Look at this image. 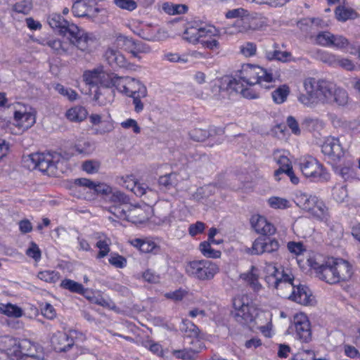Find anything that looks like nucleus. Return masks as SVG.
I'll return each mask as SVG.
<instances>
[{"mask_svg": "<svg viewBox=\"0 0 360 360\" xmlns=\"http://www.w3.org/2000/svg\"><path fill=\"white\" fill-rule=\"evenodd\" d=\"M200 250L202 254L207 258H219L221 256V252L212 248L210 242H202L200 244Z\"/></svg>", "mask_w": 360, "mask_h": 360, "instance_id": "58836bf2", "label": "nucleus"}, {"mask_svg": "<svg viewBox=\"0 0 360 360\" xmlns=\"http://www.w3.org/2000/svg\"><path fill=\"white\" fill-rule=\"evenodd\" d=\"M333 98L331 103H336L339 105H345L348 101V95L347 91L341 88L334 86L332 92Z\"/></svg>", "mask_w": 360, "mask_h": 360, "instance_id": "4c0bfd02", "label": "nucleus"}, {"mask_svg": "<svg viewBox=\"0 0 360 360\" xmlns=\"http://www.w3.org/2000/svg\"><path fill=\"white\" fill-rule=\"evenodd\" d=\"M117 90L129 96L132 97L136 95L142 96H147V89L139 79L130 77H121L117 80Z\"/></svg>", "mask_w": 360, "mask_h": 360, "instance_id": "f8f14e48", "label": "nucleus"}, {"mask_svg": "<svg viewBox=\"0 0 360 360\" xmlns=\"http://www.w3.org/2000/svg\"><path fill=\"white\" fill-rule=\"evenodd\" d=\"M265 56L269 60H276L281 62H286L288 60V58L290 56V53L288 51L274 50L266 51Z\"/></svg>", "mask_w": 360, "mask_h": 360, "instance_id": "79ce46f5", "label": "nucleus"}, {"mask_svg": "<svg viewBox=\"0 0 360 360\" xmlns=\"http://www.w3.org/2000/svg\"><path fill=\"white\" fill-rule=\"evenodd\" d=\"M105 60L112 68H126L128 63L124 55L117 50L108 49L105 53Z\"/></svg>", "mask_w": 360, "mask_h": 360, "instance_id": "b1692460", "label": "nucleus"}, {"mask_svg": "<svg viewBox=\"0 0 360 360\" xmlns=\"http://www.w3.org/2000/svg\"><path fill=\"white\" fill-rule=\"evenodd\" d=\"M309 263L320 279L330 284L338 283V278L336 279V271H335V258L329 257L322 263L316 260H309Z\"/></svg>", "mask_w": 360, "mask_h": 360, "instance_id": "9d476101", "label": "nucleus"}, {"mask_svg": "<svg viewBox=\"0 0 360 360\" xmlns=\"http://www.w3.org/2000/svg\"><path fill=\"white\" fill-rule=\"evenodd\" d=\"M100 166L101 164L97 160H86L82 164V169L89 174H94L98 171Z\"/></svg>", "mask_w": 360, "mask_h": 360, "instance_id": "bf43d9fd", "label": "nucleus"}, {"mask_svg": "<svg viewBox=\"0 0 360 360\" xmlns=\"http://www.w3.org/2000/svg\"><path fill=\"white\" fill-rule=\"evenodd\" d=\"M37 277L47 283H56L58 280V273L54 271H43L39 272Z\"/></svg>", "mask_w": 360, "mask_h": 360, "instance_id": "5fc2aeb1", "label": "nucleus"}, {"mask_svg": "<svg viewBox=\"0 0 360 360\" xmlns=\"http://www.w3.org/2000/svg\"><path fill=\"white\" fill-rule=\"evenodd\" d=\"M265 236H259L253 242L252 248H249L248 252L251 255H261L264 253Z\"/></svg>", "mask_w": 360, "mask_h": 360, "instance_id": "ea45409f", "label": "nucleus"}, {"mask_svg": "<svg viewBox=\"0 0 360 360\" xmlns=\"http://www.w3.org/2000/svg\"><path fill=\"white\" fill-rule=\"evenodd\" d=\"M114 4L120 8L132 11L137 8L134 0H114Z\"/></svg>", "mask_w": 360, "mask_h": 360, "instance_id": "052dcab7", "label": "nucleus"}, {"mask_svg": "<svg viewBox=\"0 0 360 360\" xmlns=\"http://www.w3.org/2000/svg\"><path fill=\"white\" fill-rule=\"evenodd\" d=\"M101 68H96L92 70L85 71L83 75V80L87 84L97 86L98 84L99 78L101 77Z\"/></svg>", "mask_w": 360, "mask_h": 360, "instance_id": "c9c22d12", "label": "nucleus"}, {"mask_svg": "<svg viewBox=\"0 0 360 360\" xmlns=\"http://www.w3.org/2000/svg\"><path fill=\"white\" fill-rule=\"evenodd\" d=\"M321 152L333 161L338 160L344 155L338 139L328 137L321 146Z\"/></svg>", "mask_w": 360, "mask_h": 360, "instance_id": "4468645a", "label": "nucleus"}, {"mask_svg": "<svg viewBox=\"0 0 360 360\" xmlns=\"http://www.w3.org/2000/svg\"><path fill=\"white\" fill-rule=\"evenodd\" d=\"M355 14L354 11L349 8L338 6L335 9V15L338 20L346 21L348 19L352 18Z\"/></svg>", "mask_w": 360, "mask_h": 360, "instance_id": "de8ad7c7", "label": "nucleus"}, {"mask_svg": "<svg viewBox=\"0 0 360 360\" xmlns=\"http://www.w3.org/2000/svg\"><path fill=\"white\" fill-rule=\"evenodd\" d=\"M60 287L72 292L83 295L85 292L84 286L73 280L65 278L60 283Z\"/></svg>", "mask_w": 360, "mask_h": 360, "instance_id": "f704fd0d", "label": "nucleus"}, {"mask_svg": "<svg viewBox=\"0 0 360 360\" xmlns=\"http://www.w3.org/2000/svg\"><path fill=\"white\" fill-rule=\"evenodd\" d=\"M163 9L168 14L175 15L185 13L188 10V7L183 4L170 5L166 3L163 5Z\"/></svg>", "mask_w": 360, "mask_h": 360, "instance_id": "49530a36", "label": "nucleus"}, {"mask_svg": "<svg viewBox=\"0 0 360 360\" xmlns=\"http://www.w3.org/2000/svg\"><path fill=\"white\" fill-rule=\"evenodd\" d=\"M54 89L60 95L67 97L71 101H75L78 98V94L75 90L65 87L60 84H55Z\"/></svg>", "mask_w": 360, "mask_h": 360, "instance_id": "37998d69", "label": "nucleus"}, {"mask_svg": "<svg viewBox=\"0 0 360 360\" xmlns=\"http://www.w3.org/2000/svg\"><path fill=\"white\" fill-rule=\"evenodd\" d=\"M109 200L112 203V205L130 207L129 197L118 190L112 191Z\"/></svg>", "mask_w": 360, "mask_h": 360, "instance_id": "c756f323", "label": "nucleus"}, {"mask_svg": "<svg viewBox=\"0 0 360 360\" xmlns=\"http://www.w3.org/2000/svg\"><path fill=\"white\" fill-rule=\"evenodd\" d=\"M288 249L290 252L294 253L296 255H302L304 251H306L303 243L301 242H289L288 243Z\"/></svg>", "mask_w": 360, "mask_h": 360, "instance_id": "69168bd1", "label": "nucleus"}, {"mask_svg": "<svg viewBox=\"0 0 360 360\" xmlns=\"http://www.w3.org/2000/svg\"><path fill=\"white\" fill-rule=\"evenodd\" d=\"M128 207L125 206H119V205H111L110 207L109 211L116 217L127 220V218H129V215H127Z\"/></svg>", "mask_w": 360, "mask_h": 360, "instance_id": "6e6d98bb", "label": "nucleus"}, {"mask_svg": "<svg viewBox=\"0 0 360 360\" xmlns=\"http://www.w3.org/2000/svg\"><path fill=\"white\" fill-rule=\"evenodd\" d=\"M130 243L142 252H152L155 255L160 252V247L149 238H134L130 241Z\"/></svg>", "mask_w": 360, "mask_h": 360, "instance_id": "4be33fe9", "label": "nucleus"}, {"mask_svg": "<svg viewBox=\"0 0 360 360\" xmlns=\"http://www.w3.org/2000/svg\"><path fill=\"white\" fill-rule=\"evenodd\" d=\"M249 70H244L245 75L240 77V79L231 78L230 77H224L221 79L219 89L220 91H227L230 93L236 92L241 94V89H244V85L240 79L245 82L248 85L252 86L256 84H260L265 89L271 88L270 85L263 84V82L269 83L273 81L272 74L268 72L266 70L259 67L248 65Z\"/></svg>", "mask_w": 360, "mask_h": 360, "instance_id": "f257e3e1", "label": "nucleus"}, {"mask_svg": "<svg viewBox=\"0 0 360 360\" xmlns=\"http://www.w3.org/2000/svg\"><path fill=\"white\" fill-rule=\"evenodd\" d=\"M193 347L184 348L181 350H174L173 354L178 359L184 360H193L197 353L200 352V345H193Z\"/></svg>", "mask_w": 360, "mask_h": 360, "instance_id": "c85d7f7f", "label": "nucleus"}, {"mask_svg": "<svg viewBox=\"0 0 360 360\" xmlns=\"http://www.w3.org/2000/svg\"><path fill=\"white\" fill-rule=\"evenodd\" d=\"M289 299L302 305H311L314 301L310 290L307 287L302 285H295Z\"/></svg>", "mask_w": 360, "mask_h": 360, "instance_id": "a211bd4d", "label": "nucleus"}, {"mask_svg": "<svg viewBox=\"0 0 360 360\" xmlns=\"http://www.w3.org/2000/svg\"><path fill=\"white\" fill-rule=\"evenodd\" d=\"M51 344L56 352L69 350L75 344L73 338L63 332H57L51 338Z\"/></svg>", "mask_w": 360, "mask_h": 360, "instance_id": "2eb2a0df", "label": "nucleus"}, {"mask_svg": "<svg viewBox=\"0 0 360 360\" xmlns=\"http://www.w3.org/2000/svg\"><path fill=\"white\" fill-rule=\"evenodd\" d=\"M32 4L30 1L23 0L13 6V11L19 13L27 14L32 9Z\"/></svg>", "mask_w": 360, "mask_h": 360, "instance_id": "4d7b16f0", "label": "nucleus"}, {"mask_svg": "<svg viewBox=\"0 0 360 360\" xmlns=\"http://www.w3.org/2000/svg\"><path fill=\"white\" fill-rule=\"evenodd\" d=\"M301 126L303 129L312 131L322 129L324 124L322 120L317 118L306 117L302 121Z\"/></svg>", "mask_w": 360, "mask_h": 360, "instance_id": "473e14b6", "label": "nucleus"}, {"mask_svg": "<svg viewBox=\"0 0 360 360\" xmlns=\"http://www.w3.org/2000/svg\"><path fill=\"white\" fill-rule=\"evenodd\" d=\"M18 340L10 336H4L0 340V349L4 352L11 360H16Z\"/></svg>", "mask_w": 360, "mask_h": 360, "instance_id": "5701e85b", "label": "nucleus"}, {"mask_svg": "<svg viewBox=\"0 0 360 360\" xmlns=\"http://www.w3.org/2000/svg\"><path fill=\"white\" fill-rule=\"evenodd\" d=\"M186 273L200 281L211 280L218 272L217 265L208 259L194 260L186 264Z\"/></svg>", "mask_w": 360, "mask_h": 360, "instance_id": "423d86ee", "label": "nucleus"}, {"mask_svg": "<svg viewBox=\"0 0 360 360\" xmlns=\"http://www.w3.org/2000/svg\"><path fill=\"white\" fill-rule=\"evenodd\" d=\"M219 31L214 26L206 25L202 27L195 22L186 28L184 33V38L190 43H200L202 38L207 36H219Z\"/></svg>", "mask_w": 360, "mask_h": 360, "instance_id": "9b49d317", "label": "nucleus"}, {"mask_svg": "<svg viewBox=\"0 0 360 360\" xmlns=\"http://www.w3.org/2000/svg\"><path fill=\"white\" fill-rule=\"evenodd\" d=\"M177 174L176 173H170L160 176L158 183L160 186L165 189H170L174 187L177 184Z\"/></svg>", "mask_w": 360, "mask_h": 360, "instance_id": "e433bc0d", "label": "nucleus"}, {"mask_svg": "<svg viewBox=\"0 0 360 360\" xmlns=\"http://www.w3.org/2000/svg\"><path fill=\"white\" fill-rule=\"evenodd\" d=\"M234 26L239 32H247L250 31L248 16L238 18L234 22Z\"/></svg>", "mask_w": 360, "mask_h": 360, "instance_id": "e2e57ef3", "label": "nucleus"}, {"mask_svg": "<svg viewBox=\"0 0 360 360\" xmlns=\"http://www.w3.org/2000/svg\"><path fill=\"white\" fill-rule=\"evenodd\" d=\"M265 239L264 252L271 253L278 250L279 243L277 240L266 236Z\"/></svg>", "mask_w": 360, "mask_h": 360, "instance_id": "0e129e2a", "label": "nucleus"}, {"mask_svg": "<svg viewBox=\"0 0 360 360\" xmlns=\"http://www.w3.org/2000/svg\"><path fill=\"white\" fill-rule=\"evenodd\" d=\"M142 212V210L136 206H134L130 203V207L127 208V215L129 216V218H127L126 221H131L132 223H138L142 221L141 219H138L137 217L141 214Z\"/></svg>", "mask_w": 360, "mask_h": 360, "instance_id": "8fccbe9b", "label": "nucleus"}, {"mask_svg": "<svg viewBox=\"0 0 360 360\" xmlns=\"http://www.w3.org/2000/svg\"><path fill=\"white\" fill-rule=\"evenodd\" d=\"M17 346L16 360H20L23 357H28L32 355L34 346L30 340L27 339L18 340Z\"/></svg>", "mask_w": 360, "mask_h": 360, "instance_id": "bb28decb", "label": "nucleus"}, {"mask_svg": "<svg viewBox=\"0 0 360 360\" xmlns=\"http://www.w3.org/2000/svg\"><path fill=\"white\" fill-rule=\"evenodd\" d=\"M88 112L84 107L77 105L70 108L65 113L66 117L71 122H80L84 120Z\"/></svg>", "mask_w": 360, "mask_h": 360, "instance_id": "a878e982", "label": "nucleus"}, {"mask_svg": "<svg viewBox=\"0 0 360 360\" xmlns=\"http://www.w3.org/2000/svg\"><path fill=\"white\" fill-rule=\"evenodd\" d=\"M14 120L16 126L26 130L35 123V115L32 112L15 111Z\"/></svg>", "mask_w": 360, "mask_h": 360, "instance_id": "393cba45", "label": "nucleus"}, {"mask_svg": "<svg viewBox=\"0 0 360 360\" xmlns=\"http://www.w3.org/2000/svg\"><path fill=\"white\" fill-rule=\"evenodd\" d=\"M46 44L47 46L51 49L54 54L60 56L70 54L74 46H76L72 43L70 39V41H66L54 37L49 38Z\"/></svg>", "mask_w": 360, "mask_h": 360, "instance_id": "6ab92c4d", "label": "nucleus"}, {"mask_svg": "<svg viewBox=\"0 0 360 360\" xmlns=\"http://www.w3.org/2000/svg\"><path fill=\"white\" fill-rule=\"evenodd\" d=\"M94 11L96 13L99 12L98 8H93L90 5L89 0H77L73 3L72 11L75 16L79 18L89 17L90 13Z\"/></svg>", "mask_w": 360, "mask_h": 360, "instance_id": "412c9836", "label": "nucleus"}, {"mask_svg": "<svg viewBox=\"0 0 360 360\" xmlns=\"http://www.w3.org/2000/svg\"><path fill=\"white\" fill-rule=\"evenodd\" d=\"M111 243L110 239L108 238H105L102 240L100 239L97 243L96 246L99 248V252L97 255V258H103L105 257L110 252V245Z\"/></svg>", "mask_w": 360, "mask_h": 360, "instance_id": "a18cd8bd", "label": "nucleus"}, {"mask_svg": "<svg viewBox=\"0 0 360 360\" xmlns=\"http://www.w3.org/2000/svg\"><path fill=\"white\" fill-rule=\"evenodd\" d=\"M129 183L132 185L131 191L137 196H142L146 193L148 186L144 184H140L135 181H131Z\"/></svg>", "mask_w": 360, "mask_h": 360, "instance_id": "338daca9", "label": "nucleus"}, {"mask_svg": "<svg viewBox=\"0 0 360 360\" xmlns=\"http://www.w3.org/2000/svg\"><path fill=\"white\" fill-rule=\"evenodd\" d=\"M49 25L53 29H59L63 34L68 33L72 43L81 51L88 49L89 37L88 34L73 23H70L60 14L53 13L48 18Z\"/></svg>", "mask_w": 360, "mask_h": 360, "instance_id": "7ed1b4c3", "label": "nucleus"}, {"mask_svg": "<svg viewBox=\"0 0 360 360\" xmlns=\"http://www.w3.org/2000/svg\"><path fill=\"white\" fill-rule=\"evenodd\" d=\"M151 49L150 46L141 41H137L129 51V53H131L134 58L140 59V53H149Z\"/></svg>", "mask_w": 360, "mask_h": 360, "instance_id": "a19ab883", "label": "nucleus"}, {"mask_svg": "<svg viewBox=\"0 0 360 360\" xmlns=\"http://www.w3.org/2000/svg\"><path fill=\"white\" fill-rule=\"evenodd\" d=\"M332 34L329 32H321L316 36V44L323 46H331Z\"/></svg>", "mask_w": 360, "mask_h": 360, "instance_id": "864d4df0", "label": "nucleus"}, {"mask_svg": "<svg viewBox=\"0 0 360 360\" xmlns=\"http://www.w3.org/2000/svg\"><path fill=\"white\" fill-rule=\"evenodd\" d=\"M333 197L338 202H342L347 197L345 186H335L333 189Z\"/></svg>", "mask_w": 360, "mask_h": 360, "instance_id": "09e8293b", "label": "nucleus"}, {"mask_svg": "<svg viewBox=\"0 0 360 360\" xmlns=\"http://www.w3.org/2000/svg\"><path fill=\"white\" fill-rule=\"evenodd\" d=\"M268 202L270 207L274 209H285L290 207L288 200L279 197H271Z\"/></svg>", "mask_w": 360, "mask_h": 360, "instance_id": "603ef678", "label": "nucleus"}, {"mask_svg": "<svg viewBox=\"0 0 360 360\" xmlns=\"http://www.w3.org/2000/svg\"><path fill=\"white\" fill-rule=\"evenodd\" d=\"M335 85L326 80L309 77L304 81L307 94H301L298 100L302 104L311 106L318 102L330 103L333 98L332 92Z\"/></svg>", "mask_w": 360, "mask_h": 360, "instance_id": "f03ea898", "label": "nucleus"}, {"mask_svg": "<svg viewBox=\"0 0 360 360\" xmlns=\"http://www.w3.org/2000/svg\"><path fill=\"white\" fill-rule=\"evenodd\" d=\"M335 271L336 274V279L338 283L349 280L352 274V267L350 264L342 259H335Z\"/></svg>", "mask_w": 360, "mask_h": 360, "instance_id": "aec40b11", "label": "nucleus"}, {"mask_svg": "<svg viewBox=\"0 0 360 360\" xmlns=\"http://www.w3.org/2000/svg\"><path fill=\"white\" fill-rule=\"evenodd\" d=\"M240 53L246 57L253 56L256 54L257 46L253 42H245L240 47Z\"/></svg>", "mask_w": 360, "mask_h": 360, "instance_id": "13d9d810", "label": "nucleus"}, {"mask_svg": "<svg viewBox=\"0 0 360 360\" xmlns=\"http://www.w3.org/2000/svg\"><path fill=\"white\" fill-rule=\"evenodd\" d=\"M302 173L314 181H327L330 174L316 159L311 156L303 157L299 161Z\"/></svg>", "mask_w": 360, "mask_h": 360, "instance_id": "0eeeda50", "label": "nucleus"}, {"mask_svg": "<svg viewBox=\"0 0 360 360\" xmlns=\"http://www.w3.org/2000/svg\"><path fill=\"white\" fill-rule=\"evenodd\" d=\"M109 263L116 268H124L127 264V259L118 254L111 255L108 259Z\"/></svg>", "mask_w": 360, "mask_h": 360, "instance_id": "680f3d73", "label": "nucleus"}, {"mask_svg": "<svg viewBox=\"0 0 360 360\" xmlns=\"http://www.w3.org/2000/svg\"><path fill=\"white\" fill-rule=\"evenodd\" d=\"M250 224L254 230L257 233L262 234V236H271L276 232L274 226L262 216L253 215L250 219Z\"/></svg>", "mask_w": 360, "mask_h": 360, "instance_id": "dca6fc26", "label": "nucleus"}, {"mask_svg": "<svg viewBox=\"0 0 360 360\" xmlns=\"http://www.w3.org/2000/svg\"><path fill=\"white\" fill-rule=\"evenodd\" d=\"M342 234L343 229L340 224H336L330 226L328 235L333 240H338L341 238Z\"/></svg>", "mask_w": 360, "mask_h": 360, "instance_id": "774afa93", "label": "nucleus"}, {"mask_svg": "<svg viewBox=\"0 0 360 360\" xmlns=\"http://www.w3.org/2000/svg\"><path fill=\"white\" fill-rule=\"evenodd\" d=\"M217 36H207L206 38H202L200 43L202 46L210 50H217L220 47L219 42L215 38Z\"/></svg>", "mask_w": 360, "mask_h": 360, "instance_id": "3c124183", "label": "nucleus"}, {"mask_svg": "<svg viewBox=\"0 0 360 360\" xmlns=\"http://www.w3.org/2000/svg\"><path fill=\"white\" fill-rule=\"evenodd\" d=\"M296 338L302 342H309L311 340L310 323L303 314H296L293 319Z\"/></svg>", "mask_w": 360, "mask_h": 360, "instance_id": "ddd939ff", "label": "nucleus"}, {"mask_svg": "<svg viewBox=\"0 0 360 360\" xmlns=\"http://www.w3.org/2000/svg\"><path fill=\"white\" fill-rule=\"evenodd\" d=\"M180 330L184 333V345H198L201 344L200 341L198 339L199 335V328L191 321L188 320H184Z\"/></svg>", "mask_w": 360, "mask_h": 360, "instance_id": "f3484780", "label": "nucleus"}, {"mask_svg": "<svg viewBox=\"0 0 360 360\" xmlns=\"http://www.w3.org/2000/svg\"><path fill=\"white\" fill-rule=\"evenodd\" d=\"M289 94V86L287 84H283L272 91L271 96L274 103L281 104L287 100Z\"/></svg>", "mask_w": 360, "mask_h": 360, "instance_id": "7c9ffc66", "label": "nucleus"}, {"mask_svg": "<svg viewBox=\"0 0 360 360\" xmlns=\"http://www.w3.org/2000/svg\"><path fill=\"white\" fill-rule=\"evenodd\" d=\"M274 271L267 278L270 281L274 279V288L278 290L280 296L283 297H290V293L292 292L295 285L293 283L294 277L292 274H288L284 269L280 271L274 266Z\"/></svg>", "mask_w": 360, "mask_h": 360, "instance_id": "6e6552de", "label": "nucleus"}, {"mask_svg": "<svg viewBox=\"0 0 360 360\" xmlns=\"http://www.w3.org/2000/svg\"><path fill=\"white\" fill-rule=\"evenodd\" d=\"M0 313L7 316L14 318H19L22 316V309L11 303H0Z\"/></svg>", "mask_w": 360, "mask_h": 360, "instance_id": "2f4dec72", "label": "nucleus"}, {"mask_svg": "<svg viewBox=\"0 0 360 360\" xmlns=\"http://www.w3.org/2000/svg\"><path fill=\"white\" fill-rule=\"evenodd\" d=\"M120 79H121V77L114 73L105 72L102 70L98 84L101 85V88L109 89V88L114 86L117 89V82Z\"/></svg>", "mask_w": 360, "mask_h": 360, "instance_id": "cd10ccee", "label": "nucleus"}, {"mask_svg": "<svg viewBox=\"0 0 360 360\" xmlns=\"http://www.w3.org/2000/svg\"><path fill=\"white\" fill-rule=\"evenodd\" d=\"M28 160H30L32 169H37L49 176L59 175L58 166L60 162L53 161L50 154H31L28 156Z\"/></svg>", "mask_w": 360, "mask_h": 360, "instance_id": "1a4fd4ad", "label": "nucleus"}, {"mask_svg": "<svg viewBox=\"0 0 360 360\" xmlns=\"http://www.w3.org/2000/svg\"><path fill=\"white\" fill-rule=\"evenodd\" d=\"M212 130L207 131L202 129H194L189 132L190 138L195 141H203L210 136H212Z\"/></svg>", "mask_w": 360, "mask_h": 360, "instance_id": "c03bdc74", "label": "nucleus"}, {"mask_svg": "<svg viewBox=\"0 0 360 360\" xmlns=\"http://www.w3.org/2000/svg\"><path fill=\"white\" fill-rule=\"evenodd\" d=\"M233 311L231 314L238 323L246 325L252 323L259 314V309L247 295L236 297L233 300Z\"/></svg>", "mask_w": 360, "mask_h": 360, "instance_id": "39448f33", "label": "nucleus"}, {"mask_svg": "<svg viewBox=\"0 0 360 360\" xmlns=\"http://www.w3.org/2000/svg\"><path fill=\"white\" fill-rule=\"evenodd\" d=\"M110 91L105 88L98 87L94 96V100L100 105H105L110 103Z\"/></svg>", "mask_w": 360, "mask_h": 360, "instance_id": "72a5a7b5", "label": "nucleus"}, {"mask_svg": "<svg viewBox=\"0 0 360 360\" xmlns=\"http://www.w3.org/2000/svg\"><path fill=\"white\" fill-rule=\"evenodd\" d=\"M295 204L306 212H309L318 220L327 222L329 219L328 207L316 195L306 193H298L295 197Z\"/></svg>", "mask_w": 360, "mask_h": 360, "instance_id": "20e7f679", "label": "nucleus"}]
</instances>
